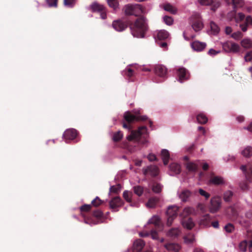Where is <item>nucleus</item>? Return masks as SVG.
Masks as SVG:
<instances>
[{"label":"nucleus","instance_id":"1","mask_svg":"<svg viewBox=\"0 0 252 252\" xmlns=\"http://www.w3.org/2000/svg\"><path fill=\"white\" fill-rule=\"evenodd\" d=\"M204 212L205 205L201 203L198 204L196 210L190 207H186L180 214L183 226L188 229H191L193 227L194 223L191 218L188 217L193 214H202L204 216Z\"/></svg>","mask_w":252,"mask_h":252},{"label":"nucleus","instance_id":"2","mask_svg":"<svg viewBox=\"0 0 252 252\" xmlns=\"http://www.w3.org/2000/svg\"><path fill=\"white\" fill-rule=\"evenodd\" d=\"M129 28L133 36L144 37L148 29L146 18L143 16H140L134 23L129 25Z\"/></svg>","mask_w":252,"mask_h":252},{"label":"nucleus","instance_id":"3","mask_svg":"<svg viewBox=\"0 0 252 252\" xmlns=\"http://www.w3.org/2000/svg\"><path fill=\"white\" fill-rule=\"evenodd\" d=\"M147 136V127L145 126H142L139 127L137 130H131L130 134L127 136V139L129 141L135 140L140 142L141 139L143 138L144 139L141 142L144 144L147 142L146 140Z\"/></svg>","mask_w":252,"mask_h":252},{"label":"nucleus","instance_id":"4","mask_svg":"<svg viewBox=\"0 0 252 252\" xmlns=\"http://www.w3.org/2000/svg\"><path fill=\"white\" fill-rule=\"evenodd\" d=\"M124 119L127 124L124 123L123 126L124 128L131 129V124L134 122L143 121L146 120L147 118L146 116L135 115L129 111L125 113L124 116Z\"/></svg>","mask_w":252,"mask_h":252},{"label":"nucleus","instance_id":"5","mask_svg":"<svg viewBox=\"0 0 252 252\" xmlns=\"http://www.w3.org/2000/svg\"><path fill=\"white\" fill-rule=\"evenodd\" d=\"M179 208L176 206H169L166 211L167 217V225L170 226L173 220L177 216Z\"/></svg>","mask_w":252,"mask_h":252},{"label":"nucleus","instance_id":"6","mask_svg":"<svg viewBox=\"0 0 252 252\" xmlns=\"http://www.w3.org/2000/svg\"><path fill=\"white\" fill-rule=\"evenodd\" d=\"M223 49L227 52L236 53L240 51L239 44L231 41H227L222 44Z\"/></svg>","mask_w":252,"mask_h":252},{"label":"nucleus","instance_id":"7","mask_svg":"<svg viewBox=\"0 0 252 252\" xmlns=\"http://www.w3.org/2000/svg\"><path fill=\"white\" fill-rule=\"evenodd\" d=\"M192 28L196 32L201 30L203 27L201 17L199 14H195L191 18Z\"/></svg>","mask_w":252,"mask_h":252},{"label":"nucleus","instance_id":"8","mask_svg":"<svg viewBox=\"0 0 252 252\" xmlns=\"http://www.w3.org/2000/svg\"><path fill=\"white\" fill-rule=\"evenodd\" d=\"M123 204V200L118 196L113 197L109 202L110 208L115 212L118 211V208L121 207Z\"/></svg>","mask_w":252,"mask_h":252},{"label":"nucleus","instance_id":"9","mask_svg":"<svg viewBox=\"0 0 252 252\" xmlns=\"http://www.w3.org/2000/svg\"><path fill=\"white\" fill-rule=\"evenodd\" d=\"M144 175H150L151 176H157L158 174V168L155 165H150L143 169Z\"/></svg>","mask_w":252,"mask_h":252},{"label":"nucleus","instance_id":"10","mask_svg":"<svg viewBox=\"0 0 252 252\" xmlns=\"http://www.w3.org/2000/svg\"><path fill=\"white\" fill-rule=\"evenodd\" d=\"M221 199L219 197H215L211 199L210 206V211L212 213L216 212L220 208Z\"/></svg>","mask_w":252,"mask_h":252},{"label":"nucleus","instance_id":"11","mask_svg":"<svg viewBox=\"0 0 252 252\" xmlns=\"http://www.w3.org/2000/svg\"><path fill=\"white\" fill-rule=\"evenodd\" d=\"M178 76L179 81L183 83L184 81L189 79V71L184 67H181L178 70Z\"/></svg>","mask_w":252,"mask_h":252},{"label":"nucleus","instance_id":"12","mask_svg":"<svg viewBox=\"0 0 252 252\" xmlns=\"http://www.w3.org/2000/svg\"><path fill=\"white\" fill-rule=\"evenodd\" d=\"M240 169L245 173L247 179L250 182H252V164L242 165Z\"/></svg>","mask_w":252,"mask_h":252},{"label":"nucleus","instance_id":"13","mask_svg":"<svg viewBox=\"0 0 252 252\" xmlns=\"http://www.w3.org/2000/svg\"><path fill=\"white\" fill-rule=\"evenodd\" d=\"M225 183V182L223 178L220 176L215 175L211 176L208 181L209 184H213L218 186L223 185Z\"/></svg>","mask_w":252,"mask_h":252},{"label":"nucleus","instance_id":"14","mask_svg":"<svg viewBox=\"0 0 252 252\" xmlns=\"http://www.w3.org/2000/svg\"><path fill=\"white\" fill-rule=\"evenodd\" d=\"M78 134L77 131L74 128H70L65 130L63 133L64 138L67 140L74 139Z\"/></svg>","mask_w":252,"mask_h":252},{"label":"nucleus","instance_id":"15","mask_svg":"<svg viewBox=\"0 0 252 252\" xmlns=\"http://www.w3.org/2000/svg\"><path fill=\"white\" fill-rule=\"evenodd\" d=\"M220 5V2L218 0H206V9H209L215 11Z\"/></svg>","mask_w":252,"mask_h":252},{"label":"nucleus","instance_id":"16","mask_svg":"<svg viewBox=\"0 0 252 252\" xmlns=\"http://www.w3.org/2000/svg\"><path fill=\"white\" fill-rule=\"evenodd\" d=\"M155 73L161 78H165L167 74V68L162 65H157L155 67Z\"/></svg>","mask_w":252,"mask_h":252},{"label":"nucleus","instance_id":"17","mask_svg":"<svg viewBox=\"0 0 252 252\" xmlns=\"http://www.w3.org/2000/svg\"><path fill=\"white\" fill-rule=\"evenodd\" d=\"M113 27L118 32H122L125 30L127 27V25L125 22L121 20H117L113 22Z\"/></svg>","mask_w":252,"mask_h":252},{"label":"nucleus","instance_id":"18","mask_svg":"<svg viewBox=\"0 0 252 252\" xmlns=\"http://www.w3.org/2000/svg\"><path fill=\"white\" fill-rule=\"evenodd\" d=\"M149 224H153L156 229L159 231L162 229V225L161 224L160 219L158 216H155L153 217L148 221Z\"/></svg>","mask_w":252,"mask_h":252},{"label":"nucleus","instance_id":"19","mask_svg":"<svg viewBox=\"0 0 252 252\" xmlns=\"http://www.w3.org/2000/svg\"><path fill=\"white\" fill-rule=\"evenodd\" d=\"M145 244L144 241L142 239L136 240L133 243L132 252H141Z\"/></svg>","mask_w":252,"mask_h":252},{"label":"nucleus","instance_id":"20","mask_svg":"<svg viewBox=\"0 0 252 252\" xmlns=\"http://www.w3.org/2000/svg\"><path fill=\"white\" fill-rule=\"evenodd\" d=\"M105 7L97 2H93L90 6V9L92 12H100L104 11Z\"/></svg>","mask_w":252,"mask_h":252},{"label":"nucleus","instance_id":"21","mask_svg":"<svg viewBox=\"0 0 252 252\" xmlns=\"http://www.w3.org/2000/svg\"><path fill=\"white\" fill-rule=\"evenodd\" d=\"M191 194V192L189 190L184 189L179 194V197L182 202H186L189 201Z\"/></svg>","mask_w":252,"mask_h":252},{"label":"nucleus","instance_id":"22","mask_svg":"<svg viewBox=\"0 0 252 252\" xmlns=\"http://www.w3.org/2000/svg\"><path fill=\"white\" fill-rule=\"evenodd\" d=\"M119 0H107L108 6L112 8L114 11L120 9Z\"/></svg>","mask_w":252,"mask_h":252},{"label":"nucleus","instance_id":"23","mask_svg":"<svg viewBox=\"0 0 252 252\" xmlns=\"http://www.w3.org/2000/svg\"><path fill=\"white\" fill-rule=\"evenodd\" d=\"M161 156L164 165L168 163L170 158L169 152L167 150L162 149L161 151Z\"/></svg>","mask_w":252,"mask_h":252},{"label":"nucleus","instance_id":"24","mask_svg":"<svg viewBox=\"0 0 252 252\" xmlns=\"http://www.w3.org/2000/svg\"><path fill=\"white\" fill-rule=\"evenodd\" d=\"M165 247L167 250L174 252H179L180 249V246L175 243L167 244L165 245Z\"/></svg>","mask_w":252,"mask_h":252},{"label":"nucleus","instance_id":"25","mask_svg":"<svg viewBox=\"0 0 252 252\" xmlns=\"http://www.w3.org/2000/svg\"><path fill=\"white\" fill-rule=\"evenodd\" d=\"M192 48L196 51H202L205 48V44L198 41H195L191 44Z\"/></svg>","mask_w":252,"mask_h":252},{"label":"nucleus","instance_id":"26","mask_svg":"<svg viewBox=\"0 0 252 252\" xmlns=\"http://www.w3.org/2000/svg\"><path fill=\"white\" fill-rule=\"evenodd\" d=\"M133 15L138 16L141 14L143 13L144 12V8L140 4L133 5Z\"/></svg>","mask_w":252,"mask_h":252},{"label":"nucleus","instance_id":"27","mask_svg":"<svg viewBox=\"0 0 252 252\" xmlns=\"http://www.w3.org/2000/svg\"><path fill=\"white\" fill-rule=\"evenodd\" d=\"M159 201V198L158 197H152L149 198L146 205L149 208H154Z\"/></svg>","mask_w":252,"mask_h":252},{"label":"nucleus","instance_id":"28","mask_svg":"<svg viewBox=\"0 0 252 252\" xmlns=\"http://www.w3.org/2000/svg\"><path fill=\"white\" fill-rule=\"evenodd\" d=\"M241 155L245 158H249L252 156V147L247 146L241 152Z\"/></svg>","mask_w":252,"mask_h":252},{"label":"nucleus","instance_id":"29","mask_svg":"<svg viewBox=\"0 0 252 252\" xmlns=\"http://www.w3.org/2000/svg\"><path fill=\"white\" fill-rule=\"evenodd\" d=\"M150 235H151L153 239H158V233L155 230H152L150 233L148 232H141L139 233V235L142 237H147Z\"/></svg>","mask_w":252,"mask_h":252},{"label":"nucleus","instance_id":"30","mask_svg":"<svg viewBox=\"0 0 252 252\" xmlns=\"http://www.w3.org/2000/svg\"><path fill=\"white\" fill-rule=\"evenodd\" d=\"M125 75L126 76L128 81L133 82L134 81V71L131 68H128L126 70Z\"/></svg>","mask_w":252,"mask_h":252},{"label":"nucleus","instance_id":"31","mask_svg":"<svg viewBox=\"0 0 252 252\" xmlns=\"http://www.w3.org/2000/svg\"><path fill=\"white\" fill-rule=\"evenodd\" d=\"M169 168L171 171L176 174H178L181 172V166L178 163H173L170 164Z\"/></svg>","mask_w":252,"mask_h":252},{"label":"nucleus","instance_id":"32","mask_svg":"<svg viewBox=\"0 0 252 252\" xmlns=\"http://www.w3.org/2000/svg\"><path fill=\"white\" fill-rule=\"evenodd\" d=\"M210 31H208L209 33L216 34L219 32V28L215 23L211 22L210 24Z\"/></svg>","mask_w":252,"mask_h":252},{"label":"nucleus","instance_id":"33","mask_svg":"<svg viewBox=\"0 0 252 252\" xmlns=\"http://www.w3.org/2000/svg\"><path fill=\"white\" fill-rule=\"evenodd\" d=\"M241 46L245 49L252 48V41L249 38H245L241 42Z\"/></svg>","mask_w":252,"mask_h":252},{"label":"nucleus","instance_id":"34","mask_svg":"<svg viewBox=\"0 0 252 252\" xmlns=\"http://www.w3.org/2000/svg\"><path fill=\"white\" fill-rule=\"evenodd\" d=\"M180 230L177 228H173L170 229L167 232V235L169 237L175 238L180 234Z\"/></svg>","mask_w":252,"mask_h":252},{"label":"nucleus","instance_id":"35","mask_svg":"<svg viewBox=\"0 0 252 252\" xmlns=\"http://www.w3.org/2000/svg\"><path fill=\"white\" fill-rule=\"evenodd\" d=\"M169 36L168 32L165 30H161L157 34V37L159 40H164L168 38Z\"/></svg>","mask_w":252,"mask_h":252},{"label":"nucleus","instance_id":"36","mask_svg":"<svg viewBox=\"0 0 252 252\" xmlns=\"http://www.w3.org/2000/svg\"><path fill=\"white\" fill-rule=\"evenodd\" d=\"M187 169L189 172H195L197 170V165L192 162H187L185 164Z\"/></svg>","mask_w":252,"mask_h":252},{"label":"nucleus","instance_id":"37","mask_svg":"<svg viewBox=\"0 0 252 252\" xmlns=\"http://www.w3.org/2000/svg\"><path fill=\"white\" fill-rule=\"evenodd\" d=\"M164 9L173 14H176L177 12L176 8L169 3H167L164 5Z\"/></svg>","mask_w":252,"mask_h":252},{"label":"nucleus","instance_id":"38","mask_svg":"<svg viewBox=\"0 0 252 252\" xmlns=\"http://www.w3.org/2000/svg\"><path fill=\"white\" fill-rule=\"evenodd\" d=\"M92 208V205L84 204L80 207V211L82 216L84 217L83 213L89 212Z\"/></svg>","mask_w":252,"mask_h":252},{"label":"nucleus","instance_id":"39","mask_svg":"<svg viewBox=\"0 0 252 252\" xmlns=\"http://www.w3.org/2000/svg\"><path fill=\"white\" fill-rule=\"evenodd\" d=\"M123 135L121 131H118L115 132L113 136V140L114 142H118L120 141L123 138Z\"/></svg>","mask_w":252,"mask_h":252},{"label":"nucleus","instance_id":"40","mask_svg":"<svg viewBox=\"0 0 252 252\" xmlns=\"http://www.w3.org/2000/svg\"><path fill=\"white\" fill-rule=\"evenodd\" d=\"M133 5H127L125 7V12L127 15H133Z\"/></svg>","mask_w":252,"mask_h":252},{"label":"nucleus","instance_id":"41","mask_svg":"<svg viewBox=\"0 0 252 252\" xmlns=\"http://www.w3.org/2000/svg\"><path fill=\"white\" fill-rule=\"evenodd\" d=\"M248 245V242L246 240H244L241 242L239 245V251L242 252H245L247 250V247Z\"/></svg>","mask_w":252,"mask_h":252},{"label":"nucleus","instance_id":"42","mask_svg":"<svg viewBox=\"0 0 252 252\" xmlns=\"http://www.w3.org/2000/svg\"><path fill=\"white\" fill-rule=\"evenodd\" d=\"M76 0H63V4L68 8H72L75 5Z\"/></svg>","mask_w":252,"mask_h":252},{"label":"nucleus","instance_id":"43","mask_svg":"<svg viewBox=\"0 0 252 252\" xmlns=\"http://www.w3.org/2000/svg\"><path fill=\"white\" fill-rule=\"evenodd\" d=\"M233 196V192L230 190H227L224 193L223 199L226 202H229L230 201Z\"/></svg>","mask_w":252,"mask_h":252},{"label":"nucleus","instance_id":"44","mask_svg":"<svg viewBox=\"0 0 252 252\" xmlns=\"http://www.w3.org/2000/svg\"><path fill=\"white\" fill-rule=\"evenodd\" d=\"M134 192L139 196H140L143 193V189L140 186L133 187Z\"/></svg>","mask_w":252,"mask_h":252},{"label":"nucleus","instance_id":"45","mask_svg":"<svg viewBox=\"0 0 252 252\" xmlns=\"http://www.w3.org/2000/svg\"><path fill=\"white\" fill-rule=\"evenodd\" d=\"M103 203V201H102L98 197H96L91 203L92 206H93L94 207H98L101 204Z\"/></svg>","mask_w":252,"mask_h":252},{"label":"nucleus","instance_id":"46","mask_svg":"<svg viewBox=\"0 0 252 252\" xmlns=\"http://www.w3.org/2000/svg\"><path fill=\"white\" fill-rule=\"evenodd\" d=\"M131 196H132V193L131 192H129L127 190H125L123 192V197L128 202H131Z\"/></svg>","mask_w":252,"mask_h":252},{"label":"nucleus","instance_id":"47","mask_svg":"<svg viewBox=\"0 0 252 252\" xmlns=\"http://www.w3.org/2000/svg\"><path fill=\"white\" fill-rule=\"evenodd\" d=\"M194 240V236L191 234H188L184 237V241L187 243H191Z\"/></svg>","mask_w":252,"mask_h":252},{"label":"nucleus","instance_id":"48","mask_svg":"<svg viewBox=\"0 0 252 252\" xmlns=\"http://www.w3.org/2000/svg\"><path fill=\"white\" fill-rule=\"evenodd\" d=\"M232 2L235 7H242L244 5L243 0H233Z\"/></svg>","mask_w":252,"mask_h":252},{"label":"nucleus","instance_id":"49","mask_svg":"<svg viewBox=\"0 0 252 252\" xmlns=\"http://www.w3.org/2000/svg\"><path fill=\"white\" fill-rule=\"evenodd\" d=\"M162 189V187L159 184H155L152 187L153 191L157 193H159Z\"/></svg>","mask_w":252,"mask_h":252},{"label":"nucleus","instance_id":"50","mask_svg":"<svg viewBox=\"0 0 252 252\" xmlns=\"http://www.w3.org/2000/svg\"><path fill=\"white\" fill-rule=\"evenodd\" d=\"M121 186L120 184L116 186H112L110 188V191L115 193H118L121 190Z\"/></svg>","mask_w":252,"mask_h":252},{"label":"nucleus","instance_id":"51","mask_svg":"<svg viewBox=\"0 0 252 252\" xmlns=\"http://www.w3.org/2000/svg\"><path fill=\"white\" fill-rule=\"evenodd\" d=\"M196 120L199 124H205V115L203 113L197 115L196 116Z\"/></svg>","mask_w":252,"mask_h":252},{"label":"nucleus","instance_id":"52","mask_svg":"<svg viewBox=\"0 0 252 252\" xmlns=\"http://www.w3.org/2000/svg\"><path fill=\"white\" fill-rule=\"evenodd\" d=\"M49 7H57L58 6V0H46Z\"/></svg>","mask_w":252,"mask_h":252},{"label":"nucleus","instance_id":"53","mask_svg":"<svg viewBox=\"0 0 252 252\" xmlns=\"http://www.w3.org/2000/svg\"><path fill=\"white\" fill-rule=\"evenodd\" d=\"M93 216L97 219H100L103 217V213L99 210H96L93 212Z\"/></svg>","mask_w":252,"mask_h":252},{"label":"nucleus","instance_id":"54","mask_svg":"<svg viewBox=\"0 0 252 252\" xmlns=\"http://www.w3.org/2000/svg\"><path fill=\"white\" fill-rule=\"evenodd\" d=\"M163 20L166 24L169 26L171 25L173 22L172 18L168 16H165L163 18Z\"/></svg>","mask_w":252,"mask_h":252},{"label":"nucleus","instance_id":"55","mask_svg":"<svg viewBox=\"0 0 252 252\" xmlns=\"http://www.w3.org/2000/svg\"><path fill=\"white\" fill-rule=\"evenodd\" d=\"M242 36L243 35L240 32H234L231 35V37L236 40L239 39L242 37Z\"/></svg>","mask_w":252,"mask_h":252},{"label":"nucleus","instance_id":"56","mask_svg":"<svg viewBox=\"0 0 252 252\" xmlns=\"http://www.w3.org/2000/svg\"><path fill=\"white\" fill-rule=\"evenodd\" d=\"M244 59L246 62H251L252 60V51L246 53Z\"/></svg>","mask_w":252,"mask_h":252},{"label":"nucleus","instance_id":"57","mask_svg":"<svg viewBox=\"0 0 252 252\" xmlns=\"http://www.w3.org/2000/svg\"><path fill=\"white\" fill-rule=\"evenodd\" d=\"M225 230L228 233H231L234 230V226L232 224L228 223L224 226Z\"/></svg>","mask_w":252,"mask_h":252},{"label":"nucleus","instance_id":"58","mask_svg":"<svg viewBox=\"0 0 252 252\" xmlns=\"http://www.w3.org/2000/svg\"><path fill=\"white\" fill-rule=\"evenodd\" d=\"M245 17V15L243 13H239L235 17V20L237 22L241 21L244 19Z\"/></svg>","mask_w":252,"mask_h":252},{"label":"nucleus","instance_id":"59","mask_svg":"<svg viewBox=\"0 0 252 252\" xmlns=\"http://www.w3.org/2000/svg\"><path fill=\"white\" fill-rule=\"evenodd\" d=\"M223 159L225 161H233L235 159V157L232 155H227L223 157Z\"/></svg>","mask_w":252,"mask_h":252},{"label":"nucleus","instance_id":"60","mask_svg":"<svg viewBox=\"0 0 252 252\" xmlns=\"http://www.w3.org/2000/svg\"><path fill=\"white\" fill-rule=\"evenodd\" d=\"M147 158L149 159V160L150 161H153L157 160V158L156 155L154 154H150L148 156Z\"/></svg>","mask_w":252,"mask_h":252},{"label":"nucleus","instance_id":"61","mask_svg":"<svg viewBox=\"0 0 252 252\" xmlns=\"http://www.w3.org/2000/svg\"><path fill=\"white\" fill-rule=\"evenodd\" d=\"M219 53L220 51H216V50L213 49H211L208 52V54L211 56H215Z\"/></svg>","mask_w":252,"mask_h":252},{"label":"nucleus","instance_id":"62","mask_svg":"<svg viewBox=\"0 0 252 252\" xmlns=\"http://www.w3.org/2000/svg\"><path fill=\"white\" fill-rule=\"evenodd\" d=\"M246 22L248 25H251L252 26V17L251 16H248L246 18Z\"/></svg>","mask_w":252,"mask_h":252},{"label":"nucleus","instance_id":"63","mask_svg":"<svg viewBox=\"0 0 252 252\" xmlns=\"http://www.w3.org/2000/svg\"><path fill=\"white\" fill-rule=\"evenodd\" d=\"M248 24L246 22L244 24H241L240 27L243 32H246L247 30Z\"/></svg>","mask_w":252,"mask_h":252},{"label":"nucleus","instance_id":"64","mask_svg":"<svg viewBox=\"0 0 252 252\" xmlns=\"http://www.w3.org/2000/svg\"><path fill=\"white\" fill-rule=\"evenodd\" d=\"M100 13L101 18L102 19H106L107 14H106V8H105V9L104 10V11H101Z\"/></svg>","mask_w":252,"mask_h":252}]
</instances>
